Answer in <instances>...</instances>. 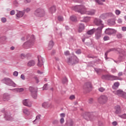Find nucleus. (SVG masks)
Instances as JSON below:
<instances>
[{"instance_id": "f257e3e1", "label": "nucleus", "mask_w": 126, "mask_h": 126, "mask_svg": "<svg viewBox=\"0 0 126 126\" xmlns=\"http://www.w3.org/2000/svg\"><path fill=\"white\" fill-rule=\"evenodd\" d=\"M73 9L75 11L81 13V14H85V13H86L89 15H94L95 12H96V11L94 9L90 10L86 12L85 7L82 5H76L73 7Z\"/></svg>"}, {"instance_id": "f03ea898", "label": "nucleus", "mask_w": 126, "mask_h": 126, "mask_svg": "<svg viewBox=\"0 0 126 126\" xmlns=\"http://www.w3.org/2000/svg\"><path fill=\"white\" fill-rule=\"evenodd\" d=\"M110 52H118L120 55V56L121 58H122V59H125V58L126 57V51H125V50L119 48H110L108 49L105 53V59L106 61L108 59H109L107 57L108 54L109 53H110Z\"/></svg>"}, {"instance_id": "7ed1b4c3", "label": "nucleus", "mask_w": 126, "mask_h": 126, "mask_svg": "<svg viewBox=\"0 0 126 126\" xmlns=\"http://www.w3.org/2000/svg\"><path fill=\"white\" fill-rule=\"evenodd\" d=\"M67 63L70 65H75L79 63V59L74 54L67 59Z\"/></svg>"}, {"instance_id": "20e7f679", "label": "nucleus", "mask_w": 126, "mask_h": 126, "mask_svg": "<svg viewBox=\"0 0 126 126\" xmlns=\"http://www.w3.org/2000/svg\"><path fill=\"white\" fill-rule=\"evenodd\" d=\"M101 78L102 79H105V80H122L121 78L110 74L103 75L102 76Z\"/></svg>"}, {"instance_id": "39448f33", "label": "nucleus", "mask_w": 126, "mask_h": 126, "mask_svg": "<svg viewBox=\"0 0 126 126\" xmlns=\"http://www.w3.org/2000/svg\"><path fill=\"white\" fill-rule=\"evenodd\" d=\"M83 117L86 121H93L95 118L94 113L92 112H85L83 115Z\"/></svg>"}, {"instance_id": "423d86ee", "label": "nucleus", "mask_w": 126, "mask_h": 126, "mask_svg": "<svg viewBox=\"0 0 126 126\" xmlns=\"http://www.w3.org/2000/svg\"><path fill=\"white\" fill-rule=\"evenodd\" d=\"M34 40H35V36L34 35H32L30 40L24 43L23 47L24 48H30V47H32L34 43Z\"/></svg>"}, {"instance_id": "0eeeda50", "label": "nucleus", "mask_w": 126, "mask_h": 126, "mask_svg": "<svg viewBox=\"0 0 126 126\" xmlns=\"http://www.w3.org/2000/svg\"><path fill=\"white\" fill-rule=\"evenodd\" d=\"M3 83L6 84V85H8V86H12V87H16V84L9 78H4L2 80Z\"/></svg>"}, {"instance_id": "6e6552de", "label": "nucleus", "mask_w": 126, "mask_h": 126, "mask_svg": "<svg viewBox=\"0 0 126 126\" xmlns=\"http://www.w3.org/2000/svg\"><path fill=\"white\" fill-rule=\"evenodd\" d=\"M92 88V83L91 82H87L83 85V89L85 93L90 92V89Z\"/></svg>"}, {"instance_id": "1a4fd4ad", "label": "nucleus", "mask_w": 126, "mask_h": 126, "mask_svg": "<svg viewBox=\"0 0 126 126\" xmlns=\"http://www.w3.org/2000/svg\"><path fill=\"white\" fill-rule=\"evenodd\" d=\"M104 25H101V26L99 27L96 29V32L95 34V38L96 40H99L100 38H101V34H102V30L103 28H104Z\"/></svg>"}, {"instance_id": "9d476101", "label": "nucleus", "mask_w": 126, "mask_h": 126, "mask_svg": "<svg viewBox=\"0 0 126 126\" xmlns=\"http://www.w3.org/2000/svg\"><path fill=\"white\" fill-rule=\"evenodd\" d=\"M34 14L37 17H43L45 16V10L42 8H38L35 10Z\"/></svg>"}, {"instance_id": "9b49d317", "label": "nucleus", "mask_w": 126, "mask_h": 126, "mask_svg": "<svg viewBox=\"0 0 126 126\" xmlns=\"http://www.w3.org/2000/svg\"><path fill=\"white\" fill-rule=\"evenodd\" d=\"M107 101H108V96L105 95H101L98 98V102L99 104H101L102 105L106 104V103H107Z\"/></svg>"}, {"instance_id": "f8f14e48", "label": "nucleus", "mask_w": 126, "mask_h": 126, "mask_svg": "<svg viewBox=\"0 0 126 126\" xmlns=\"http://www.w3.org/2000/svg\"><path fill=\"white\" fill-rule=\"evenodd\" d=\"M29 89V91L31 93L32 98H33V99H37V92H38L37 89L33 87H30Z\"/></svg>"}, {"instance_id": "ddd939ff", "label": "nucleus", "mask_w": 126, "mask_h": 126, "mask_svg": "<svg viewBox=\"0 0 126 126\" xmlns=\"http://www.w3.org/2000/svg\"><path fill=\"white\" fill-rule=\"evenodd\" d=\"M104 33L105 34H106V35L111 36V35L116 34V33H117V31L115 29L108 28L105 30Z\"/></svg>"}, {"instance_id": "4468645a", "label": "nucleus", "mask_w": 126, "mask_h": 126, "mask_svg": "<svg viewBox=\"0 0 126 126\" xmlns=\"http://www.w3.org/2000/svg\"><path fill=\"white\" fill-rule=\"evenodd\" d=\"M1 112L2 113H4V118L6 121H12L13 120V117H11V116L8 115V113L4 112V109H3Z\"/></svg>"}, {"instance_id": "2eb2a0df", "label": "nucleus", "mask_w": 126, "mask_h": 126, "mask_svg": "<svg viewBox=\"0 0 126 126\" xmlns=\"http://www.w3.org/2000/svg\"><path fill=\"white\" fill-rule=\"evenodd\" d=\"M38 59V63L37 65L38 66H42V65H44V61H43V59L41 57V56H37Z\"/></svg>"}, {"instance_id": "dca6fc26", "label": "nucleus", "mask_w": 126, "mask_h": 126, "mask_svg": "<svg viewBox=\"0 0 126 126\" xmlns=\"http://www.w3.org/2000/svg\"><path fill=\"white\" fill-rule=\"evenodd\" d=\"M94 22L95 25H96V26H99V27L100 26H102V25H104V24L102 23V22H103L100 19H95Z\"/></svg>"}, {"instance_id": "f3484780", "label": "nucleus", "mask_w": 126, "mask_h": 126, "mask_svg": "<svg viewBox=\"0 0 126 126\" xmlns=\"http://www.w3.org/2000/svg\"><path fill=\"white\" fill-rule=\"evenodd\" d=\"M114 109L115 110L114 113L116 115H118V114H121V113H122V110L121 109V106H120V105L115 106Z\"/></svg>"}, {"instance_id": "a211bd4d", "label": "nucleus", "mask_w": 126, "mask_h": 126, "mask_svg": "<svg viewBox=\"0 0 126 126\" xmlns=\"http://www.w3.org/2000/svg\"><path fill=\"white\" fill-rule=\"evenodd\" d=\"M23 104L27 107H31V102L28 99H25L23 101Z\"/></svg>"}, {"instance_id": "6ab92c4d", "label": "nucleus", "mask_w": 126, "mask_h": 126, "mask_svg": "<svg viewBox=\"0 0 126 126\" xmlns=\"http://www.w3.org/2000/svg\"><path fill=\"white\" fill-rule=\"evenodd\" d=\"M10 99V95L8 94H4L3 95V101H8Z\"/></svg>"}, {"instance_id": "aec40b11", "label": "nucleus", "mask_w": 126, "mask_h": 126, "mask_svg": "<svg viewBox=\"0 0 126 126\" xmlns=\"http://www.w3.org/2000/svg\"><path fill=\"white\" fill-rule=\"evenodd\" d=\"M54 45H55V43H54V41L50 40L48 44V50L49 51L52 50V49H53V47H54Z\"/></svg>"}, {"instance_id": "412c9836", "label": "nucleus", "mask_w": 126, "mask_h": 126, "mask_svg": "<svg viewBox=\"0 0 126 126\" xmlns=\"http://www.w3.org/2000/svg\"><path fill=\"white\" fill-rule=\"evenodd\" d=\"M6 40H7V37L6 36L0 37V43L3 44H5L6 43Z\"/></svg>"}, {"instance_id": "4be33fe9", "label": "nucleus", "mask_w": 126, "mask_h": 126, "mask_svg": "<svg viewBox=\"0 0 126 126\" xmlns=\"http://www.w3.org/2000/svg\"><path fill=\"white\" fill-rule=\"evenodd\" d=\"M97 29H92V30H90V31H88L87 32V34L88 35H93V34H94V32H96Z\"/></svg>"}, {"instance_id": "5701e85b", "label": "nucleus", "mask_w": 126, "mask_h": 126, "mask_svg": "<svg viewBox=\"0 0 126 126\" xmlns=\"http://www.w3.org/2000/svg\"><path fill=\"white\" fill-rule=\"evenodd\" d=\"M116 24V21L114 19L108 20V25L109 26H113Z\"/></svg>"}, {"instance_id": "b1692460", "label": "nucleus", "mask_w": 126, "mask_h": 126, "mask_svg": "<svg viewBox=\"0 0 126 126\" xmlns=\"http://www.w3.org/2000/svg\"><path fill=\"white\" fill-rule=\"evenodd\" d=\"M27 65L31 67V66H34L35 65V61L34 60H31L29 61L27 63Z\"/></svg>"}, {"instance_id": "393cba45", "label": "nucleus", "mask_w": 126, "mask_h": 126, "mask_svg": "<svg viewBox=\"0 0 126 126\" xmlns=\"http://www.w3.org/2000/svg\"><path fill=\"white\" fill-rule=\"evenodd\" d=\"M120 86V83L119 82H115L114 83L113 86H112L113 89L114 90H117L119 88V87Z\"/></svg>"}, {"instance_id": "a878e982", "label": "nucleus", "mask_w": 126, "mask_h": 126, "mask_svg": "<svg viewBox=\"0 0 126 126\" xmlns=\"http://www.w3.org/2000/svg\"><path fill=\"white\" fill-rule=\"evenodd\" d=\"M24 14H25V12H24V11H20L16 15L17 17L21 18L22 17Z\"/></svg>"}, {"instance_id": "bb28decb", "label": "nucleus", "mask_w": 126, "mask_h": 126, "mask_svg": "<svg viewBox=\"0 0 126 126\" xmlns=\"http://www.w3.org/2000/svg\"><path fill=\"white\" fill-rule=\"evenodd\" d=\"M85 27L84 26V24H80L79 27V30H78V32H79V33H81V32L83 31V30L85 29Z\"/></svg>"}, {"instance_id": "cd10ccee", "label": "nucleus", "mask_w": 126, "mask_h": 126, "mask_svg": "<svg viewBox=\"0 0 126 126\" xmlns=\"http://www.w3.org/2000/svg\"><path fill=\"white\" fill-rule=\"evenodd\" d=\"M50 106H51V103L48 102H45L42 103V107L43 108H46V109H47V108L50 107Z\"/></svg>"}, {"instance_id": "c85d7f7f", "label": "nucleus", "mask_w": 126, "mask_h": 126, "mask_svg": "<svg viewBox=\"0 0 126 126\" xmlns=\"http://www.w3.org/2000/svg\"><path fill=\"white\" fill-rule=\"evenodd\" d=\"M56 6H53L51 7H50V9H49V12L51 13H54L55 12H56Z\"/></svg>"}, {"instance_id": "c756f323", "label": "nucleus", "mask_w": 126, "mask_h": 126, "mask_svg": "<svg viewBox=\"0 0 126 126\" xmlns=\"http://www.w3.org/2000/svg\"><path fill=\"white\" fill-rule=\"evenodd\" d=\"M66 125L67 126H73V121H72V120H70L69 122H67L66 123Z\"/></svg>"}, {"instance_id": "7c9ffc66", "label": "nucleus", "mask_w": 126, "mask_h": 126, "mask_svg": "<svg viewBox=\"0 0 126 126\" xmlns=\"http://www.w3.org/2000/svg\"><path fill=\"white\" fill-rule=\"evenodd\" d=\"M124 94V92H123V91L122 90H117L116 92V94H117V95H123V94Z\"/></svg>"}, {"instance_id": "2f4dec72", "label": "nucleus", "mask_w": 126, "mask_h": 126, "mask_svg": "<svg viewBox=\"0 0 126 126\" xmlns=\"http://www.w3.org/2000/svg\"><path fill=\"white\" fill-rule=\"evenodd\" d=\"M70 20H71V21H73V22H75V21H76V20H77L76 17H75L74 16H71L70 17Z\"/></svg>"}, {"instance_id": "473e14b6", "label": "nucleus", "mask_w": 126, "mask_h": 126, "mask_svg": "<svg viewBox=\"0 0 126 126\" xmlns=\"http://www.w3.org/2000/svg\"><path fill=\"white\" fill-rule=\"evenodd\" d=\"M67 82V78L66 77H64V78L62 80V83L63 84H65Z\"/></svg>"}, {"instance_id": "72a5a7b5", "label": "nucleus", "mask_w": 126, "mask_h": 126, "mask_svg": "<svg viewBox=\"0 0 126 126\" xmlns=\"http://www.w3.org/2000/svg\"><path fill=\"white\" fill-rule=\"evenodd\" d=\"M87 57H88V58H89V59H96V58H97V57L92 56V55H91V54L88 55Z\"/></svg>"}, {"instance_id": "f704fd0d", "label": "nucleus", "mask_w": 126, "mask_h": 126, "mask_svg": "<svg viewBox=\"0 0 126 126\" xmlns=\"http://www.w3.org/2000/svg\"><path fill=\"white\" fill-rule=\"evenodd\" d=\"M119 117H120V118H121V119H126V114H124L123 115H119Z\"/></svg>"}, {"instance_id": "c9c22d12", "label": "nucleus", "mask_w": 126, "mask_h": 126, "mask_svg": "<svg viewBox=\"0 0 126 126\" xmlns=\"http://www.w3.org/2000/svg\"><path fill=\"white\" fill-rule=\"evenodd\" d=\"M117 37L118 39H122V38H123V34L121 33H118L117 34Z\"/></svg>"}, {"instance_id": "e433bc0d", "label": "nucleus", "mask_w": 126, "mask_h": 126, "mask_svg": "<svg viewBox=\"0 0 126 126\" xmlns=\"http://www.w3.org/2000/svg\"><path fill=\"white\" fill-rule=\"evenodd\" d=\"M84 19L86 21V22H88L90 20V17H84Z\"/></svg>"}, {"instance_id": "4c0bfd02", "label": "nucleus", "mask_w": 126, "mask_h": 126, "mask_svg": "<svg viewBox=\"0 0 126 126\" xmlns=\"http://www.w3.org/2000/svg\"><path fill=\"white\" fill-rule=\"evenodd\" d=\"M93 101H94V99H93V98H91L89 99L88 103L89 104H93Z\"/></svg>"}, {"instance_id": "58836bf2", "label": "nucleus", "mask_w": 126, "mask_h": 126, "mask_svg": "<svg viewBox=\"0 0 126 126\" xmlns=\"http://www.w3.org/2000/svg\"><path fill=\"white\" fill-rule=\"evenodd\" d=\"M94 70L97 73H100V72H101V71H102V70L101 69H98V68H94Z\"/></svg>"}, {"instance_id": "ea45409f", "label": "nucleus", "mask_w": 126, "mask_h": 126, "mask_svg": "<svg viewBox=\"0 0 126 126\" xmlns=\"http://www.w3.org/2000/svg\"><path fill=\"white\" fill-rule=\"evenodd\" d=\"M75 53L77 54V55H80L81 54V49H77Z\"/></svg>"}, {"instance_id": "a19ab883", "label": "nucleus", "mask_w": 126, "mask_h": 126, "mask_svg": "<svg viewBox=\"0 0 126 126\" xmlns=\"http://www.w3.org/2000/svg\"><path fill=\"white\" fill-rule=\"evenodd\" d=\"M48 86V84H45L43 87V90H48V88L47 87Z\"/></svg>"}, {"instance_id": "79ce46f5", "label": "nucleus", "mask_w": 126, "mask_h": 126, "mask_svg": "<svg viewBox=\"0 0 126 126\" xmlns=\"http://www.w3.org/2000/svg\"><path fill=\"white\" fill-rule=\"evenodd\" d=\"M103 40L104 41H108L109 40H110V37L108 36H105L104 37H103Z\"/></svg>"}, {"instance_id": "37998d69", "label": "nucleus", "mask_w": 126, "mask_h": 126, "mask_svg": "<svg viewBox=\"0 0 126 126\" xmlns=\"http://www.w3.org/2000/svg\"><path fill=\"white\" fill-rule=\"evenodd\" d=\"M17 92H23V91H24V89L23 88H18L17 89Z\"/></svg>"}, {"instance_id": "c03bdc74", "label": "nucleus", "mask_w": 126, "mask_h": 126, "mask_svg": "<svg viewBox=\"0 0 126 126\" xmlns=\"http://www.w3.org/2000/svg\"><path fill=\"white\" fill-rule=\"evenodd\" d=\"M98 90L100 92H104V91H105V88H104L103 87H101L98 89Z\"/></svg>"}, {"instance_id": "a18cd8bd", "label": "nucleus", "mask_w": 126, "mask_h": 126, "mask_svg": "<svg viewBox=\"0 0 126 126\" xmlns=\"http://www.w3.org/2000/svg\"><path fill=\"white\" fill-rule=\"evenodd\" d=\"M115 13L116 15H120L121 14V11H120V10H116Z\"/></svg>"}, {"instance_id": "49530a36", "label": "nucleus", "mask_w": 126, "mask_h": 126, "mask_svg": "<svg viewBox=\"0 0 126 126\" xmlns=\"http://www.w3.org/2000/svg\"><path fill=\"white\" fill-rule=\"evenodd\" d=\"M27 55H25V54L22 53L21 54V59H25V58H27Z\"/></svg>"}, {"instance_id": "de8ad7c7", "label": "nucleus", "mask_w": 126, "mask_h": 126, "mask_svg": "<svg viewBox=\"0 0 126 126\" xmlns=\"http://www.w3.org/2000/svg\"><path fill=\"white\" fill-rule=\"evenodd\" d=\"M41 117H42V116H41V115H37V116L36 117V119H35V120L34 121V122H36V120H40V119H41Z\"/></svg>"}, {"instance_id": "09e8293b", "label": "nucleus", "mask_w": 126, "mask_h": 126, "mask_svg": "<svg viewBox=\"0 0 126 126\" xmlns=\"http://www.w3.org/2000/svg\"><path fill=\"white\" fill-rule=\"evenodd\" d=\"M13 75L14 76H18V72L15 71L13 73Z\"/></svg>"}, {"instance_id": "8fccbe9b", "label": "nucleus", "mask_w": 126, "mask_h": 126, "mask_svg": "<svg viewBox=\"0 0 126 126\" xmlns=\"http://www.w3.org/2000/svg\"><path fill=\"white\" fill-rule=\"evenodd\" d=\"M58 19L59 21H63V17L62 16H58Z\"/></svg>"}, {"instance_id": "3c124183", "label": "nucleus", "mask_w": 126, "mask_h": 126, "mask_svg": "<svg viewBox=\"0 0 126 126\" xmlns=\"http://www.w3.org/2000/svg\"><path fill=\"white\" fill-rule=\"evenodd\" d=\"M1 20L3 23H5V22H6V18L3 17L1 18Z\"/></svg>"}, {"instance_id": "603ef678", "label": "nucleus", "mask_w": 126, "mask_h": 126, "mask_svg": "<svg viewBox=\"0 0 126 126\" xmlns=\"http://www.w3.org/2000/svg\"><path fill=\"white\" fill-rule=\"evenodd\" d=\"M64 54L65 56H69L70 53H69V51H66L64 52Z\"/></svg>"}, {"instance_id": "864d4df0", "label": "nucleus", "mask_w": 126, "mask_h": 126, "mask_svg": "<svg viewBox=\"0 0 126 126\" xmlns=\"http://www.w3.org/2000/svg\"><path fill=\"white\" fill-rule=\"evenodd\" d=\"M53 124V125H58V124H59V121L57 120H54Z\"/></svg>"}, {"instance_id": "5fc2aeb1", "label": "nucleus", "mask_w": 126, "mask_h": 126, "mask_svg": "<svg viewBox=\"0 0 126 126\" xmlns=\"http://www.w3.org/2000/svg\"><path fill=\"white\" fill-rule=\"evenodd\" d=\"M10 15H14L15 14V11L14 10H12L10 12Z\"/></svg>"}, {"instance_id": "6e6d98bb", "label": "nucleus", "mask_w": 126, "mask_h": 126, "mask_svg": "<svg viewBox=\"0 0 126 126\" xmlns=\"http://www.w3.org/2000/svg\"><path fill=\"white\" fill-rule=\"evenodd\" d=\"M60 123H61V124H62V125H63V123H64V119H63V118H62L60 119Z\"/></svg>"}, {"instance_id": "4d7b16f0", "label": "nucleus", "mask_w": 126, "mask_h": 126, "mask_svg": "<svg viewBox=\"0 0 126 126\" xmlns=\"http://www.w3.org/2000/svg\"><path fill=\"white\" fill-rule=\"evenodd\" d=\"M23 112L24 114H26V115H28V113H29V111H28V109H25L24 110Z\"/></svg>"}, {"instance_id": "13d9d810", "label": "nucleus", "mask_w": 126, "mask_h": 126, "mask_svg": "<svg viewBox=\"0 0 126 126\" xmlns=\"http://www.w3.org/2000/svg\"><path fill=\"white\" fill-rule=\"evenodd\" d=\"M34 78L36 82V83H39V79L38 78V77H34Z\"/></svg>"}, {"instance_id": "bf43d9fd", "label": "nucleus", "mask_w": 126, "mask_h": 126, "mask_svg": "<svg viewBox=\"0 0 126 126\" xmlns=\"http://www.w3.org/2000/svg\"><path fill=\"white\" fill-rule=\"evenodd\" d=\"M112 125L114 126H118V122H117V121H114L112 122Z\"/></svg>"}, {"instance_id": "052dcab7", "label": "nucleus", "mask_w": 126, "mask_h": 126, "mask_svg": "<svg viewBox=\"0 0 126 126\" xmlns=\"http://www.w3.org/2000/svg\"><path fill=\"white\" fill-rule=\"evenodd\" d=\"M75 96L73 95H72L69 97V99H70V100H73V99H75Z\"/></svg>"}, {"instance_id": "680f3d73", "label": "nucleus", "mask_w": 126, "mask_h": 126, "mask_svg": "<svg viewBox=\"0 0 126 126\" xmlns=\"http://www.w3.org/2000/svg\"><path fill=\"white\" fill-rule=\"evenodd\" d=\"M111 71H112V72L113 73H115V72H116L117 69H116L115 68H112V69H111Z\"/></svg>"}, {"instance_id": "e2e57ef3", "label": "nucleus", "mask_w": 126, "mask_h": 126, "mask_svg": "<svg viewBox=\"0 0 126 126\" xmlns=\"http://www.w3.org/2000/svg\"><path fill=\"white\" fill-rule=\"evenodd\" d=\"M21 78L23 79V80H25V76L24 74H22L21 75Z\"/></svg>"}, {"instance_id": "0e129e2a", "label": "nucleus", "mask_w": 126, "mask_h": 126, "mask_svg": "<svg viewBox=\"0 0 126 126\" xmlns=\"http://www.w3.org/2000/svg\"><path fill=\"white\" fill-rule=\"evenodd\" d=\"M60 117H61V118H64V117H65V114L64 113H61L60 114Z\"/></svg>"}, {"instance_id": "69168bd1", "label": "nucleus", "mask_w": 126, "mask_h": 126, "mask_svg": "<svg viewBox=\"0 0 126 126\" xmlns=\"http://www.w3.org/2000/svg\"><path fill=\"white\" fill-rule=\"evenodd\" d=\"M122 96H123V98H125V99H126V93H123Z\"/></svg>"}, {"instance_id": "338daca9", "label": "nucleus", "mask_w": 126, "mask_h": 126, "mask_svg": "<svg viewBox=\"0 0 126 126\" xmlns=\"http://www.w3.org/2000/svg\"><path fill=\"white\" fill-rule=\"evenodd\" d=\"M122 22H123V20H122V19H119L118 20V23L121 24V23H122Z\"/></svg>"}, {"instance_id": "774afa93", "label": "nucleus", "mask_w": 126, "mask_h": 126, "mask_svg": "<svg viewBox=\"0 0 126 126\" xmlns=\"http://www.w3.org/2000/svg\"><path fill=\"white\" fill-rule=\"evenodd\" d=\"M122 31H126V27H123L122 28Z\"/></svg>"}]
</instances>
